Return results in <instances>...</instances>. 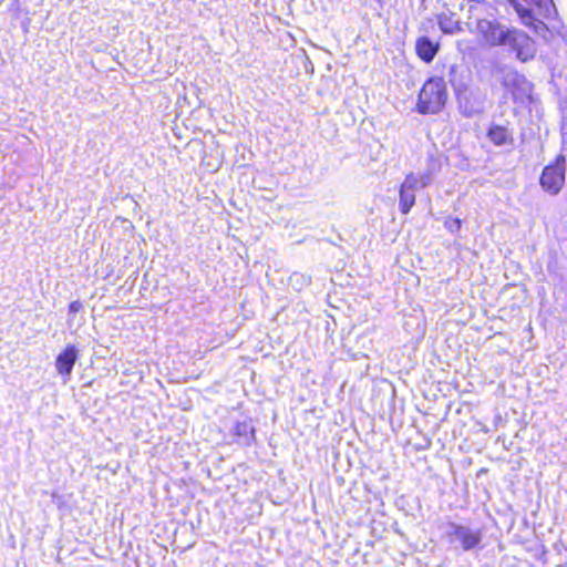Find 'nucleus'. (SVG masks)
<instances>
[{
	"mask_svg": "<svg viewBox=\"0 0 567 567\" xmlns=\"http://www.w3.org/2000/svg\"><path fill=\"white\" fill-rule=\"evenodd\" d=\"M520 22L533 32L543 34L550 31V24L559 21L554 0H507Z\"/></svg>",
	"mask_w": 567,
	"mask_h": 567,
	"instance_id": "obj_1",
	"label": "nucleus"
},
{
	"mask_svg": "<svg viewBox=\"0 0 567 567\" xmlns=\"http://www.w3.org/2000/svg\"><path fill=\"white\" fill-rule=\"evenodd\" d=\"M447 97L449 91L444 79L429 78L419 92L415 111L421 115L437 114L444 109Z\"/></svg>",
	"mask_w": 567,
	"mask_h": 567,
	"instance_id": "obj_2",
	"label": "nucleus"
},
{
	"mask_svg": "<svg viewBox=\"0 0 567 567\" xmlns=\"http://www.w3.org/2000/svg\"><path fill=\"white\" fill-rule=\"evenodd\" d=\"M468 31L473 33L482 45L494 48L507 43L509 31L499 22L489 19H476L467 23Z\"/></svg>",
	"mask_w": 567,
	"mask_h": 567,
	"instance_id": "obj_3",
	"label": "nucleus"
},
{
	"mask_svg": "<svg viewBox=\"0 0 567 567\" xmlns=\"http://www.w3.org/2000/svg\"><path fill=\"white\" fill-rule=\"evenodd\" d=\"M566 158L558 154L553 162L547 164L539 176L542 188L551 195L558 194L565 184Z\"/></svg>",
	"mask_w": 567,
	"mask_h": 567,
	"instance_id": "obj_4",
	"label": "nucleus"
},
{
	"mask_svg": "<svg viewBox=\"0 0 567 567\" xmlns=\"http://www.w3.org/2000/svg\"><path fill=\"white\" fill-rule=\"evenodd\" d=\"M506 44L512 47L516 58L522 62L534 59L537 52L534 39L523 31L511 30Z\"/></svg>",
	"mask_w": 567,
	"mask_h": 567,
	"instance_id": "obj_5",
	"label": "nucleus"
},
{
	"mask_svg": "<svg viewBox=\"0 0 567 567\" xmlns=\"http://www.w3.org/2000/svg\"><path fill=\"white\" fill-rule=\"evenodd\" d=\"M417 188V178L413 173H408L399 187V209L401 214L410 213L415 204L414 190Z\"/></svg>",
	"mask_w": 567,
	"mask_h": 567,
	"instance_id": "obj_6",
	"label": "nucleus"
},
{
	"mask_svg": "<svg viewBox=\"0 0 567 567\" xmlns=\"http://www.w3.org/2000/svg\"><path fill=\"white\" fill-rule=\"evenodd\" d=\"M450 536L460 542L463 550L474 549L482 540L481 530H472L463 525H454Z\"/></svg>",
	"mask_w": 567,
	"mask_h": 567,
	"instance_id": "obj_7",
	"label": "nucleus"
},
{
	"mask_svg": "<svg viewBox=\"0 0 567 567\" xmlns=\"http://www.w3.org/2000/svg\"><path fill=\"white\" fill-rule=\"evenodd\" d=\"M78 359V350L75 346L68 344L55 360V368L59 374L70 375Z\"/></svg>",
	"mask_w": 567,
	"mask_h": 567,
	"instance_id": "obj_8",
	"label": "nucleus"
},
{
	"mask_svg": "<svg viewBox=\"0 0 567 567\" xmlns=\"http://www.w3.org/2000/svg\"><path fill=\"white\" fill-rule=\"evenodd\" d=\"M440 50V43L433 42L426 37H420L415 41V53L424 63H431Z\"/></svg>",
	"mask_w": 567,
	"mask_h": 567,
	"instance_id": "obj_9",
	"label": "nucleus"
},
{
	"mask_svg": "<svg viewBox=\"0 0 567 567\" xmlns=\"http://www.w3.org/2000/svg\"><path fill=\"white\" fill-rule=\"evenodd\" d=\"M486 136L495 146H504L513 142L512 133L509 130L506 126L499 124H491L486 130Z\"/></svg>",
	"mask_w": 567,
	"mask_h": 567,
	"instance_id": "obj_10",
	"label": "nucleus"
},
{
	"mask_svg": "<svg viewBox=\"0 0 567 567\" xmlns=\"http://www.w3.org/2000/svg\"><path fill=\"white\" fill-rule=\"evenodd\" d=\"M233 434L235 439L244 445H250L255 441V429L247 422H237L234 426Z\"/></svg>",
	"mask_w": 567,
	"mask_h": 567,
	"instance_id": "obj_11",
	"label": "nucleus"
},
{
	"mask_svg": "<svg viewBox=\"0 0 567 567\" xmlns=\"http://www.w3.org/2000/svg\"><path fill=\"white\" fill-rule=\"evenodd\" d=\"M437 23L441 31L445 34H451L458 29L456 23L453 22L452 17L445 13L439 14Z\"/></svg>",
	"mask_w": 567,
	"mask_h": 567,
	"instance_id": "obj_12",
	"label": "nucleus"
},
{
	"mask_svg": "<svg viewBox=\"0 0 567 567\" xmlns=\"http://www.w3.org/2000/svg\"><path fill=\"white\" fill-rule=\"evenodd\" d=\"M445 227L454 234H457L461 230L462 227V220L458 217L449 218L445 221Z\"/></svg>",
	"mask_w": 567,
	"mask_h": 567,
	"instance_id": "obj_13",
	"label": "nucleus"
},
{
	"mask_svg": "<svg viewBox=\"0 0 567 567\" xmlns=\"http://www.w3.org/2000/svg\"><path fill=\"white\" fill-rule=\"evenodd\" d=\"M68 308H69V311H70L71 313H76V312H79V311H81V310H82L83 305H82V302H81V301L75 300V301L70 302V303H69V306H68Z\"/></svg>",
	"mask_w": 567,
	"mask_h": 567,
	"instance_id": "obj_14",
	"label": "nucleus"
},
{
	"mask_svg": "<svg viewBox=\"0 0 567 567\" xmlns=\"http://www.w3.org/2000/svg\"><path fill=\"white\" fill-rule=\"evenodd\" d=\"M514 100H523L522 95L516 94L515 92H512Z\"/></svg>",
	"mask_w": 567,
	"mask_h": 567,
	"instance_id": "obj_15",
	"label": "nucleus"
}]
</instances>
